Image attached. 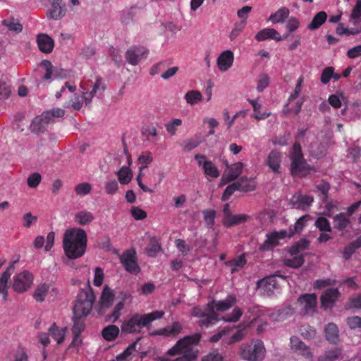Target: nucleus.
<instances>
[{
    "instance_id": "38",
    "label": "nucleus",
    "mask_w": 361,
    "mask_h": 361,
    "mask_svg": "<svg viewBox=\"0 0 361 361\" xmlns=\"http://www.w3.org/2000/svg\"><path fill=\"white\" fill-rule=\"evenodd\" d=\"M118 181L122 185L128 184L133 178V172L129 166H122L116 173Z\"/></svg>"
},
{
    "instance_id": "13",
    "label": "nucleus",
    "mask_w": 361,
    "mask_h": 361,
    "mask_svg": "<svg viewBox=\"0 0 361 361\" xmlns=\"http://www.w3.org/2000/svg\"><path fill=\"white\" fill-rule=\"evenodd\" d=\"M195 159L199 166H202L203 171L207 176L216 178L220 176V172L212 161L206 160V156L200 154L195 155Z\"/></svg>"
},
{
    "instance_id": "39",
    "label": "nucleus",
    "mask_w": 361,
    "mask_h": 361,
    "mask_svg": "<svg viewBox=\"0 0 361 361\" xmlns=\"http://www.w3.org/2000/svg\"><path fill=\"white\" fill-rule=\"evenodd\" d=\"M289 9L286 7H281L275 13H271L269 18V20L272 23H282L285 18L289 16Z\"/></svg>"
},
{
    "instance_id": "7",
    "label": "nucleus",
    "mask_w": 361,
    "mask_h": 361,
    "mask_svg": "<svg viewBox=\"0 0 361 361\" xmlns=\"http://www.w3.org/2000/svg\"><path fill=\"white\" fill-rule=\"evenodd\" d=\"M288 237V232L286 230L274 231L266 235V239L259 246L260 252L271 251L279 245V241Z\"/></svg>"
},
{
    "instance_id": "24",
    "label": "nucleus",
    "mask_w": 361,
    "mask_h": 361,
    "mask_svg": "<svg viewBox=\"0 0 361 361\" xmlns=\"http://www.w3.org/2000/svg\"><path fill=\"white\" fill-rule=\"evenodd\" d=\"M183 330L181 324L178 322H174L171 326L159 329L152 334V335H159L166 336H176Z\"/></svg>"
},
{
    "instance_id": "20",
    "label": "nucleus",
    "mask_w": 361,
    "mask_h": 361,
    "mask_svg": "<svg viewBox=\"0 0 361 361\" xmlns=\"http://www.w3.org/2000/svg\"><path fill=\"white\" fill-rule=\"evenodd\" d=\"M37 43L39 49L43 53L49 54L53 51L54 41L47 34H38L37 36Z\"/></svg>"
},
{
    "instance_id": "14",
    "label": "nucleus",
    "mask_w": 361,
    "mask_h": 361,
    "mask_svg": "<svg viewBox=\"0 0 361 361\" xmlns=\"http://www.w3.org/2000/svg\"><path fill=\"white\" fill-rule=\"evenodd\" d=\"M121 262L125 269L131 274H136L140 271L135 251L125 252L121 257Z\"/></svg>"
},
{
    "instance_id": "61",
    "label": "nucleus",
    "mask_w": 361,
    "mask_h": 361,
    "mask_svg": "<svg viewBox=\"0 0 361 361\" xmlns=\"http://www.w3.org/2000/svg\"><path fill=\"white\" fill-rule=\"evenodd\" d=\"M44 114L47 117H49V120L52 123L55 121V118L63 117L65 114V111L62 109L57 108L46 111Z\"/></svg>"
},
{
    "instance_id": "35",
    "label": "nucleus",
    "mask_w": 361,
    "mask_h": 361,
    "mask_svg": "<svg viewBox=\"0 0 361 361\" xmlns=\"http://www.w3.org/2000/svg\"><path fill=\"white\" fill-rule=\"evenodd\" d=\"M310 242L306 238H302L295 244H293L288 250V252L291 255H296L300 252L309 249Z\"/></svg>"
},
{
    "instance_id": "2",
    "label": "nucleus",
    "mask_w": 361,
    "mask_h": 361,
    "mask_svg": "<svg viewBox=\"0 0 361 361\" xmlns=\"http://www.w3.org/2000/svg\"><path fill=\"white\" fill-rule=\"evenodd\" d=\"M164 314L162 310H155L145 314L135 313L122 322L121 333L125 334L140 333L142 328H149L152 322L161 319Z\"/></svg>"
},
{
    "instance_id": "42",
    "label": "nucleus",
    "mask_w": 361,
    "mask_h": 361,
    "mask_svg": "<svg viewBox=\"0 0 361 361\" xmlns=\"http://www.w3.org/2000/svg\"><path fill=\"white\" fill-rule=\"evenodd\" d=\"M86 317H80L78 315H75L73 314V325L72 326V332L73 334H75L76 336L78 335H80L81 333L84 331L85 325V319Z\"/></svg>"
},
{
    "instance_id": "15",
    "label": "nucleus",
    "mask_w": 361,
    "mask_h": 361,
    "mask_svg": "<svg viewBox=\"0 0 361 361\" xmlns=\"http://www.w3.org/2000/svg\"><path fill=\"white\" fill-rule=\"evenodd\" d=\"M50 123H51V122L49 120V117H47L43 113L32 120L30 128L32 133L40 134L43 133L47 130Z\"/></svg>"
},
{
    "instance_id": "52",
    "label": "nucleus",
    "mask_w": 361,
    "mask_h": 361,
    "mask_svg": "<svg viewBox=\"0 0 361 361\" xmlns=\"http://www.w3.org/2000/svg\"><path fill=\"white\" fill-rule=\"evenodd\" d=\"M206 226L208 228L213 227L215 223L216 211L213 209H205L202 211Z\"/></svg>"
},
{
    "instance_id": "64",
    "label": "nucleus",
    "mask_w": 361,
    "mask_h": 361,
    "mask_svg": "<svg viewBox=\"0 0 361 361\" xmlns=\"http://www.w3.org/2000/svg\"><path fill=\"white\" fill-rule=\"evenodd\" d=\"M333 71H334L333 67H327L323 70L320 78L323 84L326 85L329 83L333 76Z\"/></svg>"
},
{
    "instance_id": "36",
    "label": "nucleus",
    "mask_w": 361,
    "mask_h": 361,
    "mask_svg": "<svg viewBox=\"0 0 361 361\" xmlns=\"http://www.w3.org/2000/svg\"><path fill=\"white\" fill-rule=\"evenodd\" d=\"M326 19V13L325 11H319L313 17L312 21L308 24L307 28L311 30H317L325 23Z\"/></svg>"
},
{
    "instance_id": "58",
    "label": "nucleus",
    "mask_w": 361,
    "mask_h": 361,
    "mask_svg": "<svg viewBox=\"0 0 361 361\" xmlns=\"http://www.w3.org/2000/svg\"><path fill=\"white\" fill-rule=\"evenodd\" d=\"M91 190L92 185L88 183H79L75 187V192L78 195H86L90 193Z\"/></svg>"
},
{
    "instance_id": "12",
    "label": "nucleus",
    "mask_w": 361,
    "mask_h": 361,
    "mask_svg": "<svg viewBox=\"0 0 361 361\" xmlns=\"http://www.w3.org/2000/svg\"><path fill=\"white\" fill-rule=\"evenodd\" d=\"M298 302L305 314H312L316 312L317 298L314 293L303 294L299 297Z\"/></svg>"
},
{
    "instance_id": "25",
    "label": "nucleus",
    "mask_w": 361,
    "mask_h": 361,
    "mask_svg": "<svg viewBox=\"0 0 361 361\" xmlns=\"http://www.w3.org/2000/svg\"><path fill=\"white\" fill-rule=\"evenodd\" d=\"M281 154L276 150L271 151L267 157V164L274 173H281Z\"/></svg>"
},
{
    "instance_id": "50",
    "label": "nucleus",
    "mask_w": 361,
    "mask_h": 361,
    "mask_svg": "<svg viewBox=\"0 0 361 361\" xmlns=\"http://www.w3.org/2000/svg\"><path fill=\"white\" fill-rule=\"evenodd\" d=\"M314 226L322 232L331 231V227L329 221L324 216L318 217L314 222Z\"/></svg>"
},
{
    "instance_id": "5",
    "label": "nucleus",
    "mask_w": 361,
    "mask_h": 361,
    "mask_svg": "<svg viewBox=\"0 0 361 361\" xmlns=\"http://www.w3.org/2000/svg\"><path fill=\"white\" fill-rule=\"evenodd\" d=\"M239 355L247 361H262L265 355V348L260 340L250 343H243L240 348Z\"/></svg>"
},
{
    "instance_id": "16",
    "label": "nucleus",
    "mask_w": 361,
    "mask_h": 361,
    "mask_svg": "<svg viewBox=\"0 0 361 361\" xmlns=\"http://www.w3.org/2000/svg\"><path fill=\"white\" fill-rule=\"evenodd\" d=\"M234 55L232 51L225 50L222 51L216 60L218 68L221 72L228 71L233 65Z\"/></svg>"
},
{
    "instance_id": "49",
    "label": "nucleus",
    "mask_w": 361,
    "mask_h": 361,
    "mask_svg": "<svg viewBox=\"0 0 361 361\" xmlns=\"http://www.w3.org/2000/svg\"><path fill=\"white\" fill-rule=\"evenodd\" d=\"M185 99L188 104L194 105L202 100V96L198 90H190L185 94Z\"/></svg>"
},
{
    "instance_id": "41",
    "label": "nucleus",
    "mask_w": 361,
    "mask_h": 361,
    "mask_svg": "<svg viewBox=\"0 0 361 361\" xmlns=\"http://www.w3.org/2000/svg\"><path fill=\"white\" fill-rule=\"evenodd\" d=\"M247 262L245 255H240L237 258L232 260H229L226 262V264L231 267V274H234L238 271L240 269L243 268Z\"/></svg>"
},
{
    "instance_id": "19",
    "label": "nucleus",
    "mask_w": 361,
    "mask_h": 361,
    "mask_svg": "<svg viewBox=\"0 0 361 361\" xmlns=\"http://www.w3.org/2000/svg\"><path fill=\"white\" fill-rule=\"evenodd\" d=\"M314 201L313 197L307 195H293L291 198V204L298 209L307 210Z\"/></svg>"
},
{
    "instance_id": "37",
    "label": "nucleus",
    "mask_w": 361,
    "mask_h": 361,
    "mask_svg": "<svg viewBox=\"0 0 361 361\" xmlns=\"http://www.w3.org/2000/svg\"><path fill=\"white\" fill-rule=\"evenodd\" d=\"M118 334L119 328L114 324L104 327L102 331V337L106 341H114L118 337Z\"/></svg>"
},
{
    "instance_id": "1",
    "label": "nucleus",
    "mask_w": 361,
    "mask_h": 361,
    "mask_svg": "<svg viewBox=\"0 0 361 361\" xmlns=\"http://www.w3.org/2000/svg\"><path fill=\"white\" fill-rule=\"evenodd\" d=\"M87 236L80 228L68 229L63 235V248L68 259L81 257L87 249Z\"/></svg>"
},
{
    "instance_id": "8",
    "label": "nucleus",
    "mask_w": 361,
    "mask_h": 361,
    "mask_svg": "<svg viewBox=\"0 0 361 361\" xmlns=\"http://www.w3.org/2000/svg\"><path fill=\"white\" fill-rule=\"evenodd\" d=\"M32 283V274L28 271H23L15 276L13 288L17 293H23L30 288Z\"/></svg>"
},
{
    "instance_id": "53",
    "label": "nucleus",
    "mask_w": 361,
    "mask_h": 361,
    "mask_svg": "<svg viewBox=\"0 0 361 361\" xmlns=\"http://www.w3.org/2000/svg\"><path fill=\"white\" fill-rule=\"evenodd\" d=\"M317 191L320 192V197L323 201H326L328 199L329 191L330 185L328 182L322 180L319 183L315 185Z\"/></svg>"
},
{
    "instance_id": "54",
    "label": "nucleus",
    "mask_w": 361,
    "mask_h": 361,
    "mask_svg": "<svg viewBox=\"0 0 361 361\" xmlns=\"http://www.w3.org/2000/svg\"><path fill=\"white\" fill-rule=\"evenodd\" d=\"M243 315V311L238 307H235L231 314L222 317V319L226 322H236Z\"/></svg>"
},
{
    "instance_id": "48",
    "label": "nucleus",
    "mask_w": 361,
    "mask_h": 361,
    "mask_svg": "<svg viewBox=\"0 0 361 361\" xmlns=\"http://www.w3.org/2000/svg\"><path fill=\"white\" fill-rule=\"evenodd\" d=\"M152 161L153 157L150 152H142L137 159V163L140 165V167H141V169L147 168Z\"/></svg>"
},
{
    "instance_id": "31",
    "label": "nucleus",
    "mask_w": 361,
    "mask_h": 361,
    "mask_svg": "<svg viewBox=\"0 0 361 361\" xmlns=\"http://www.w3.org/2000/svg\"><path fill=\"white\" fill-rule=\"evenodd\" d=\"M219 320L218 314L213 310H209V312L205 314L202 317L199 319L198 325L201 328H208L215 324Z\"/></svg>"
},
{
    "instance_id": "17",
    "label": "nucleus",
    "mask_w": 361,
    "mask_h": 361,
    "mask_svg": "<svg viewBox=\"0 0 361 361\" xmlns=\"http://www.w3.org/2000/svg\"><path fill=\"white\" fill-rule=\"evenodd\" d=\"M51 6V9L47 12V16L54 20H59L66 14V6L62 0H48Z\"/></svg>"
},
{
    "instance_id": "3",
    "label": "nucleus",
    "mask_w": 361,
    "mask_h": 361,
    "mask_svg": "<svg viewBox=\"0 0 361 361\" xmlns=\"http://www.w3.org/2000/svg\"><path fill=\"white\" fill-rule=\"evenodd\" d=\"M290 173L293 176H306L312 168L305 161L301 145L295 142L293 144L292 151L290 153Z\"/></svg>"
},
{
    "instance_id": "22",
    "label": "nucleus",
    "mask_w": 361,
    "mask_h": 361,
    "mask_svg": "<svg viewBox=\"0 0 361 361\" xmlns=\"http://www.w3.org/2000/svg\"><path fill=\"white\" fill-rule=\"evenodd\" d=\"M255 39L258 42L264 41L267 39H274L277 42H280L283 39L280 33L274 28H264L259 31L255 37Z\"/></svg>"
},
{
    "instance_id": "6",
    "label": "nucleus",
    "mask_w": 361,
    "mask_h": 361,
    "mask_svg": "<svg viewBox=\"0 0 361 361\" xmlns=\"http://www.w3.org/2000/svg\"><path fill=\"white\" fill-rule=\"evenodd\" d=\"M76 90V87L75 85H71L69 82H66L65 85L63 86L60 91L56 93V97L57 99L65 96L68 97L71 99L66 102L63 106L66 108L73 107L75 110H80L83 104L84 98L82 97V95L77 94L75 92Z\"/></svg>"
},
{
    "instance_id": "4",
    "label": "nucleus",
    "mask_w": 361,
    "mask_h": 361,
    "mask_svg": "<svg viewBox=\"0 0 361 361\" xmlns=\"http://www.w3.org/2000/svg\"><path fill=\"white\" fill-rule=\"evenodd\" d=\"M95 301V296L90 285L82 289L78 294L73 313L75 315L86 317L91 312Z\"/></svg>"
},
{
    "instance_id": "27",
    "label": "nucleus",
    "mask_w": 361,
    "mask_h": 361,
    "mask_svg": "<svg viewBox=\"0 0 361 361\" xmlns=\"http://www.w3.org/2000/svg\"><path fill=\"white\" fill-rule=\"evenodd\" d=\"M325 338L331 343L336 344L339 341L338 328L334 323H329L324 327Z\"/></svg>"
},
{
    "instance_id": "47",
    "label": "nucleus",
    "mask_w": 361,
    "mask_h": 361,
    "mask_svg": "<svg viewBox=\"0 0 361 361\" xmlns=\"http://www.w3.org/2000/svg\"><path fill=\"white\" fill-rule=\"evenodd\" d=\"M353 25L361 24V0H357L350 16Z\"/></svg>"
},
{
    "instance_id": "44",
    "label": "nucleus",
    "mask_w": 361,
    "mask_h": 361,
    "mask_svg": "<svg viewBox=\"0 0 361 361\" xmlns=\"http://www.w3.org/2000/svg\"><path fill=\"white\" fill-rule=\"evenodd\" d=\"M141 337L137 338L135 341H134L133 343L129 345L128 348L121 353L118 355L116 356V360L117 361H124L126 360L129 356L133 355V353L136 352V347L138 342L141 340Z\"/></svg>"
},
{
    "instance_id": "56",
    "label": "nucleus",
    "mask_w": 361,
    "mask_h": 361,
    "mask_svg": "<svg viewBox=\"0 0 361 361\" xmlns=\"http://www.w3.org/2000/svg\"><path fill=\"white\" fill-rule=\"evenodd\" d=\"M182 125V120L180 118H173L165 125L166 131L171 135H174L179 126Z\"/></svg>"
},
{
    "instance_id": "26",
    "label": "nucleus",
    "mask_w": 361,
    "mask_h": 361,
    "mask_svg": "<svg viewBox=\"0 0 361 361\" xmlns=\"http://www.w3.org/2000/svg\"><path fill=\"white\" fill-rule=\"evenodd\" d=\"M250 216L245 214H231L226 219H223L222 224L226 228L242 224L250 219Z\"/></svg>"
},
{
    "instance_id": "21",
    "label": "nucleus",
    "mask_w": 361,
    "mask_h": 361,
    "mask_svg": "<svg viewBox=\"0 0 361 361\" xmlns=\"http://www.w3.org/2000/svg\"><path fill=\"white\" fill-rule=\"evenodd\" d=\"M41 66H42L46 73L44 75V79L49 80L51 78L52 74L57 78H66L68 75V72L67 70L64 69H56L53 71V66L51 63L48 60H44L41 62Z\"/></svg>"
},
{
    "instance_id": "55",
    "label": "nucleus",
    "mask_w": 361,
    "mask_h": 361,
    "mask_svg": "<svg viewBox=\"0 0 361 361\" xmlns=\"http://www.w3.org/2000/svg\"><path fill=\"white\" fill-rule=\"evenodd\" d=\"M246 25V21L241 20L240 22H238L235 23L234 27L231 30L229 38L231 41H233L241 33V32L244 30L245 27Z\"/></svg>"
},
{
    "instance_id": "18",
    "label": "nucleus",
    "mask_w": 361,
    "mask_h": 361,
    "mask_svg": "<svg viewBox=\"0 0 361 361\" xmlns=\"http://www.w3.org/2000/svg\"><path fill=\"white\" fill-rule=\"evenodd\" d=\"M290 347L295 353L305 358L312 357V353L310 347L297 337L290 338Z\"/></svg>"
},
{
    "instance_id": "23",
    "label": "nucleus",
    "mask_w": 361,
    "mask_h": 361,
    "mask_svg": "<svg viewBox=\"0 0 361 361\" xmlns=\"http://www.w3.org/2000/svg\"><path fill=\"white\" fill-rule=\"evenodd\" d=\"M340 293L338 288H328L321 295V305L324 307L331 306L338 298Z\"/></svg>"
},
{
    "instance_id": "10",
    "label": "nucleus",
    "mask_w": 361,
    "mask_h": 361,
    "mask_svg": "<svg viewBox=\"0 0 361 361\" xmlns=\"http://www.w3.org/2000/svg\"><path fill=\"white\" fill-rule=\"evenodd\" d=\"M257 288L262 295L271 296L274 294V291L279 288V285L276 277L273 276L259 280L257 283Z\"/></svg>"
},
{
    "instance_id": "46",
    "label": "nucleus",
    "mask_w": 361,
    "mask_h": 361,
    "mask_svg": "<svg viewBox=\"0 0 361 361\" xmlns=\"http://www.w3.org/2000/svg\"><path fill=\"white\" fill-rule=\"evenodd\" d=\"M305 262L303 255H296L293 257L284 259V264L286 267L298 269Z\"/></svg>"
},
{
    "instance_id": "62",
    "label": "nucleus",
    "mask_w": 361,
    "mask_h": 361,
    "mask_svg": "<svg viewBox=\"0 0 361 361\" xmlns=\"http://www.w3.org/2000/svg\"><path fill=\"white\" fill-rule=\"evenodd\" d=\"M269 84V78L267 74H261L259 76L257 81V90L258 92H262L268 87Z\"/></svg>"
},
{
    "instance_id": "32",
    "label": "nucleus",
    "mask_w": 361,
    "mask_h": 361,
    "mask_svg": "<svg viewBox=\"0 0 361 361\" xmlns=\"http://www.w3.org/2000/svg\"><path fill=\"white\" fill-rule=\"evenodd\" d=\"M312 219V217L310 214H305L300 217L295 223L293 228L290 227L289 228L288 237L290 238L293 236L295 233H300L306 226L307 222Z\"/></svg>"
},
{
    "instance_id": "30",
    "label": "nucleus",
    "mask_w": 361,
    "mask_h": 361,
    "mask_svg": "<svg viewBox=\"0 0 361 361\" xmlns=\"http://www.w3.org/2000/svg\"><path fill=\"white\" fill-rule=\"evenodd\" d=\"M66 327L60 328L56 323H53L51 326L48 329V333L52 338L56 341L57 344H61L66 334Z\"/></svg>"
},
{
    "instance_id": "9",
    "label": "nucleus",
    "mask_w": 361,
    "mask_h": 361,
    "mask_svg": "<svg viewBox=\"0 0 361 361\" xmlns=\"http://www.w3.org/2000/svg\"><path fill=\"white\" fill-rule=\"evenodd\" d=\"M148 50L142 46H133L126 52V61L133 66H136L142 59L147 57Z\"/></svg>"
},
{
    "instance_id": "43",
    "label": "nucleus",
    "mask_w": 361,
    "mask_h": 361,
    "mask_svg": "<svg viewBox=\"0 0 361 361\" xmlns=\"http://www.w3.org/2000/svg\"><path fill=\"white\" fill-rule=\"evenodd\" d=\"M11 273L9 269H7L4 271L1 277H0V293L3 295V298L4 300L7 299L8 295V281L10 279Z\"/></svg>"
},
{
    "instance_id": "59",
    "label": "nucleus",
    "mask_w": 361,
    "mask_h": 361,
    "mask_svg": "<svg viewBox=\"0 0 361 361\" xmlns=\"http://www.w3.org/2000/svg\"><path fill=\"white\" fill-rule=\"evenodd\" d=\"M2 24L6 26L9 30L20 32L23 30V25L14 19L11 20H4Z\"/></svg>"
},
{
    "instance_id": "40",
    "label": "nucleus",
    "mask_w": 361,
    "mask_h": 361,
    "mask_svg": "<svg viewBox=\"0 0 361 361\" xmlns=\"http://www.w3.org/2000/svg\"><path fill=\"white\" fill-rule=\"evenodd\" d=\"M340 357H342V350L336 348L331 350H327L324 355L319 356L317 361H336Z\"/></svg>"
},
{
    "instance_id": "57",
    "label": "nucleus",
    "mask_w": 361,
    "mask_h": 361,
    "mask_svg": "<svg viewBox=\"0 0 361 361\" xmlns=\"http://www.w3.org/2000/svg\"><path fill=\"white\" fill-rule=\"evenodd\" d=\"M42 180V176L39 173H31L27 179V185L31 188H37Z\"/></svg>"
},
{
    "instance_id": "34",
    "label": "nucleus",
    "mask_w": 361,
    "mask_h": 361,
    "mask_svg": "<svg viewBox=\"0 0 361 361\" xmlns=\"http://www.w3.org/2000/svg\"><path fill=\"white\" fill-rule=\"evenodd\" d=\"M94 219L93 214L87 210L80 211L75 215V221L81 226L89 225Z\"/></svg>"
},
{
    "instance_id": "28",
    "label": "nucleus",
    "mask_w": 361,
    "mask_h": 361,
    "mask_svg": "<svg viewBox=\"0 0 361 361\" xmlns=\"http://www.w3.org/2000/svg\"><path fill=\"white\" fill-rule=\"evenodd\" d=\"M243 168V164L241 162H237L234 164L228 171V173L226 172L224 173L222 176V180L224 183H227L235 180L242 173Z\"/></svg>"
},
{
    "instance_id": "33",
    "label": "nucleus",
    "mask_w": 361,
    "mask_h": 361,
    "mask_svg": "<svg viewBox=\"0 0 361 361\" xmlns=\"http://www.w3.org/2000/svg\"><path fill=\"white\" fill-rule=\"evenodd\" d=\"M115 295L113 290L106 285L102 293L100 298V305L102 307L109 308L114 300Z\"/></svg>"
},
{
    "instance_id": "45",
    "label": "nucleus",
    "mask_w": 361,
    "mask_h": 361,
    "mask_svg": "<svg viewBox=\"0 0 361 361\" xmlns=\"http://www.w3.org/2000/svg\"><path fill=\"white\" fill-rule=\"evenodd\" d=\"M49 286L47 283L39 285L33 294V297L36 301L42 302L44 300L45 297L49 291Z\"/></svg>"
},
{
    "instance_id": "29",
    "label": "nucleus",
    "mask_w": 361,
    "mask_h": 361,
    "mask_svg": "<svg viewBox=\"0 0 361 361\" xmlns=\"http://www.w3.org/2000/svg\"><path fill=\"white\" fill-rule=\"evenodd\" d=\"M333 224L334 228L343 232L350 226V221L348 214L344 212H341L334 216Z\"/></svg>"
},
{
    "instance_id": "63",
    "label": "nucleus",
    "mask_w": 361,
    "mask_h": 361,
    "mask_svg": "<svg viewBox=\"0 0 361 361\" xmlns=\"http://www.w3.org/2000/svg\"><path fill=\"white\" fill-rule=\"evenodd\" d=\"M242 191L250 192L256 189V185L253 180H248L247 177H242Z\"/></svg>"
},
{
    "instance_id": "51",
    "label": "nucleus",
    "mask_w": 361,
    "mask_h": 361,
    "mask_svg": "<svg viewBox=\"0 0 361 361\" xmlns=\"http://www.w3.org/2000/svg\"><path fill=\"white\" fill-rule=\"evenodd\" d=\"M123 307L124 299L117 302L113 310V312L107 316L109 321L113 323L117 321L121 314V310L123 309Z\"/></svg>"
},
{
    "instance_id": "11",
    "label": "nucleus",
    "mask_w": 361,
    "mask_h": 361,
    "mask_svg": "<svg viewBox=\"0 0 361 361\" xmlns=\"http://www.w3.org/2000/svg\"><path fill=\"white\" fill-rule=\"evenodd\" d=\"M236 297L233 294L228 295L224 300H215L208 302V310L216 312H225L232 307L236 303Z\"/></svg>"
},
{
    "instance_id": "60",
    "label": "nucleus",
    "mask_w": 361,
    "mask_h": 361,
    "mask_svg": "<svg viewBox=\"0 0 361 361\" xmlns=\"http://www.w3.org/2000/svg\"><path fill=\"white\" fill-rule=\"evenodd\" d=\"M104 189L108 195H113L118 190V182L115 179H111L105 183Z\"/></svg>"
}]
</instances>
